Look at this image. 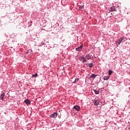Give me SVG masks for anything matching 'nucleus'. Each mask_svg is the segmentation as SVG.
<instances>
[{
	"instance_id": "1",
	"label": "nucleus",
	"mask_w": 130,
	"mask_h": 130,
	"mask_svg": "<svg viewBox=\"0 0 130 130\" xmlns=\"http://www.w3.org/2000/svg\"><path fill=\"white\" fill-rule=\"evenodd\" d=\"M79 59H80V61L82 62L83 63H84V62H86V61H87L86 58L84 56L80 57L79 58Z\"/></svg>"
},
{
	"instance_id": "2",
	"label": "nucleus",
	"mask_w": 130,
	"mask_h": 130,
	"mask_svg": "<svg viewBox=\"0 0 130 130\" xmlns=\"http://www.w3.org/2000/svg\"><path fill=\"white\" fill-rule=\"evenodd\" d=\"M57 117V113L56 112H55L54 113L50 115V117L52 118H55Z\"/></svg>"
},
{
	"instance_id": "3",
	"label": "nucleus",
	"mask_w": 130,
	"mask_h": 130,
	"mask_svg": "<svg viewBox=\"0 0 130 130\" xmlns=\"http://www.w3.org/2000/svg\"><path fill=\"white\" fill-rule=\"evenodd\" d=\"M82 49H83V45H81L79 47L76 49V51H82Z\"/></svg>"
},
{
	"instance_id": "4",
	"label": "nucleus",
	"mask_w": 130,
	"mask_h": 130,
	"mask_svg": "<svg viewBox=\"0 0 130 130\" xmlns=\"http://www.w3.org/2000/svg\"><path fill=\"white\" fill-rule=\"evenodd\" d=\"M122 40H123V38H120L119 40H118L116 43V44H120L121 43V42H122Z\"/></svg>"
},
{
	"instance_id": "5",
	"label": "nucleus",
	"mask_w": 130,
	"mask_h": 130,
	"mask_svg": "<svg viewBox=\"0 0 130 130\" xmlns=\"http://www.w3.org/2000/svg\"><path fill=\"white\" fill-rule=\"evenodd\" d=\"M85 59L87 61L89 60V59H91V56H90L89 54H86L85 56Z\"/></svg>"
},
{
	"instance_id": "6",
	"label": "nucleus",
	"mask_w": 130,
	"mask_h": 130,
	"mask_svg": "<svg viewBox=\"0 0 130 130\" xmlns=\"http://www.w3.org/2000/svg\"><path fill=\"white\" fill-rule=\"evenodd\" d=\"M97 77V75H96L95 74H91L89 76V79H94V78H96Z\"/></svg>"
},
{
	"instance_id": "7",
	"label": "nucleus",
	"mask_w": 130,
	"mask_h": 130,
	"mask_svg": "<svg viewBox=\"0 0 130 130\" xmlns=\"http://www.w3.org/2000/svg\"><path fill=\"white\" fill-rule=\"evenodd\" d=\"M110 12H114L116 10H115V8L114 7H110L109 9Z\"/></svg>"
},
{
	"instance_id": "8",
	"label": "nucleus",
	"mask_w": 130,
	"mask_h": 130,
	"mask_svg": "<svg viewBox=\"0 0 130 130\" xmlns=\"http://www.w3.org/2000/svg\"><path fill=\"white\" fill-rule=\"evenodd\" d=\"M74 109L77 110V111H79V110H80V107L76 105L74 107Z\"/></svg>"
},
{
	"instance_id": "9",
	"label": "nucleus",
	"mask_w": 130,
	"mask_h": 130,
	"mask_svg": "<svg viewBox=\"0 0 130 130\" xmlns=\"http://www.w3.org/2000/svg\"><path fill=\"white\" fill-rule=\"evenodd\" d=\"M94 104L95 105V106H97V105H99V102H98L97 100H95L94 101Z\"/></svg>"
},
{
	"instance_id": "10",
	"label": "nucleus",
	"mask_w": 130,
	"mask_h": 130,
	"mask_svg": "<svg viewBox=\"0 0 130 130\" xmlns=\"http://www.w3.org/2000/svg\"><path fill=\"white\" fill-rule=\"evenodd\" d=\"M110 78V77L109 76H105L104 78H103V80L104 81H106V80L107 81V80H109Z\"/></svg>"
},
{
	"instance_id": "11",
	"label": "nucleus",
	"mask_w": 130,
	"mask_h": 130,
	"mask_svg": "<svg viewBox=\"0 0 130 130\" xmlns=\"http://www.w3.org/2000/svg\"><path fill=\"white\" fill-rule=\"evenodd\" d=\"M5 93H3L2 94V95H1L0 98H1V100H4V97H5Z\"/></svg>"
},
{
	"instance_id": "12",
	"label": "nucleus",
	"mask_w": 130,
	"mask_h": 130,
	"mask_svg": "<svg viewBox=\"0 0 130 130\" xmlns=\"http://www.w3.org/2000/svg\"><path fill=\"white\" fill-rule=\"evenodd\" d=\"M24 103H25L26 104H30V102L29 100H25L24 101Z\"/></svg>"
},
{
	"instance_id": "13",
	"label": "nucleus",
	"mask_w": 130,
	"mask_h": 130,
	"mask_svg": "<svg viewBox=\"0 0 130 130\" xmlns=\"http://www.w3.org/2000/svg\"><path fill=\"white\" fill-rule=\"evenodd\" d=\"M79 80H80V79L79 78H76L74 82H73V83L74 84H76V83H77V82H79Z\"/></svg>"
},
{
	"instance_id": "14",
	"label": "nucleus",
	"mask_w": 130,
	"mask_h": 130,
	"mask_svg": "<svg viewBox=\"0 0 130 130\" xmlns=\"http://www.w3.org/2000/svg\"><path fill=\"white\" fill-rule=\"evenodd\" d=\"M95 94H99V90H94Z\"/></svg>"
},
{
	"instance_id": "15",
	"label": "nucleus",
	"mask_w": 130,
	"mask_h": 130,
	"mask_svg": "<svg viewBox=\"0 0 130 130\" xmlns=\"http://www.w3.org/2000/svg\"><path fill=\"white\" fill-rule=\"evenodd\" d=\"M88 67L92 68V67H93V63H88Z\"/></svg>"
},
{
	"instance_id": "16",
	"label": "nucleus",
	"mask_w": 130,
	"mask_h": 130,
	"mask_svg": "<svg viewBox=\"0 0 130 130\" xmlns=\"http://www.w3.org/2000/svg\"><path fill=\"white\" fill-rule=\"evenodd\" d=\"M38 74L37 73H36L35 74L32 75V78H33V77H38Z\"/></svg>"
},
{
	"instance_id": "17",
	"label": "nucleus",
	"mask_w": 130,
	"mask_h": 130,
	"mask_svg": "<svg viewBox=\"0 0 130 130\" xmlns=\"http://www.w3.org/2000/svg\"><path fill=\"white\" fill-rule=\"evenodd\" d=\"M111 74H112V71L109 70V76H110V75H111Z\"/></svg>"
},
{
	"instance_id": "18",
	"label": "nucleus",
	"mask_w": 130,
	"mask_h": 130,
	"mask_svg": "<svg viewBox=\"0 0 130 130\" xmlns=\"http://www.w3.org/2000/svg\"><path fill=\"white\" fill-rule=\"evenodd\" d=\"M79 8L80 9H82L84 8V6H80Z\"/></svg>"
},
{
	"instance_id": "19",
	"label": "nucleus",
	"mask_w": 130,
	"mask_h": 130,
	"mask_svg": "<svg viewBox=\"0 0 130 130\" xmlns=\"http://www.w3.org/2000/svg\"><path fill=\"white\" fill-rule=\"evenodd\" d=\"M111 15H114V12L111 13Z\"/></svg>"
}]
</instances>
